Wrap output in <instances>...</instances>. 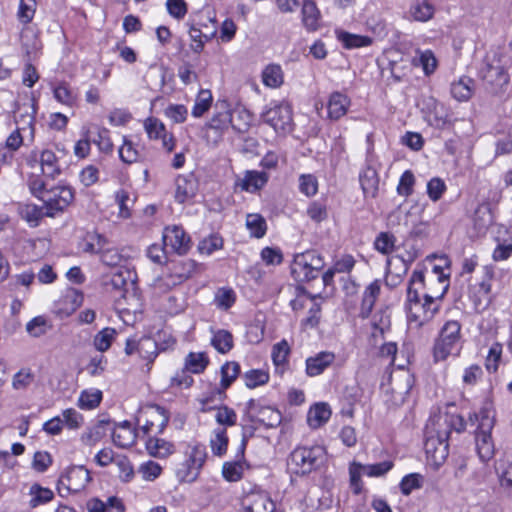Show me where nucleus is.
Wrapping results in <instances>:
<instances>
[{
  "label": "nucleus",
  "instance_id": "obj_1",
  "mask_svg": "<svg viewBox=\"0 0 512 512\" xmlns=\"http://www.w3.org/2000/svg\"><path fill=\"white\" fill-rule=\"evenodd\" d=\"M448 291V284L434 289L426 286L425 276L421 270L413 271L407 288V317L419 325L431 320L438 312L444 296Z\"/></svg>",
  "mask_w": 512,
  "mask_h": 512
},
{
  "label": "nucleus",
  "instance_id": "obj_2",
  "mask_svg": "<svg viewBox=\"0 0 512 512\" xmlns=\"http://www.w3.org/2000/svg\"><path fill=\"white\" fill-rule=\"evenodd\" d=\"M470 422L478 423L476 433V450L481 461L487 462L494 455V444L491 431L495 425V409L490 398H486L479 413H474L469 418Z\"/></svg>",
  "mask_w": 512,
  "mask_h": 512
},
{
  "label": "nucleus",
  "instance_id": "obj_3",
  "mask_svg": "<svg viewBox=\"0 0 512 512\" xmlns=\"http://www.w3.org/2000/svg\"><path fill=\"white\" fill-rule=\"evenodd\" d=\"M327 461V452L323 446H298L289 455L288 470L295 475L305 476L321 469Z\"/></svg>",
  "mask_w": 512,
  "mask_h": 512
},
{
  "label": "nucleus",
  "instance_id": "obj_4",
  "mask_svg": "<svg viewBox=\"0 0 512 512\" xmlns=\"http://www.w3.org/2000/svg\"><path fill=\"white\" fill-rule=\"evenodd\" d=\"M324 266V259L317 251L307 250L294 256L291 274L298 282H308L317 278Z\"/></svg>",
  "mask_w": 512,
  "mask_h": 512
},
{
  "label": "nucleus",
  "instance_id": "obj_5",
  "mask_svg": "<svg viewBox=\"0 0 512 512\" xmlns=\"http://www.w3.org/2000/svg\"><path fill=\"white\" fill-rule=\"evenodd\" d=\"M207 453L203 445L192 446L185 453V459L175 469V474L180 482H194L206 461Z\"/></svg>",
  "mask_w": 512,
  "mask_h": 512
},
{
  "label": "nucleus",
  "instance_id": "obj_6",
  "mask_svg": "<svg viewBox=\"0 0 512 512\" xmlns=\"http://www.w3.org/2000/svg\"><path fill=\"white\" fill-rule=\"evenodd\" d=\"M262 121L278 134H287L293 129L292 108L287 103H271L260 115Z\"/></svg>",
  "mask_w": 512,
  "mask_h": 512
},
{
  "label": "nucleus",
  "instance_id": "obj_7",
  "mask_svg": "<svg viewBox=\"0 0 512 512\" xmlns=\"http://www.w3.org/2000/svg\"><path fill=\"white\" fill-rule=\"evenodd\" d=\"M168 421L169 416L166 410L158 405L141 408L136 415L137 425L144 434L151 432L161 434Z\"/></svg>",
  "mask_w": 512,
  "mask_h": 512
},
{
  "label": "nucleus",
  "instance_id": "obj_8",
  "mask_svg": "<svg viewBox=\"0 0 512 512\" xmlns=\"http://www.w3.org/2000/svg\"><path fill=\"white\" fill-rule=\"evenodd\" d=\"M91 481L90 472L84 466H71L59 478L58 490L61 495L79 493Z\"/></svg>",
  "mask_w": 512,
  "mask_h": 512
},
{
  "label": "nucleus",
  "instance_id": "obj_9",
  "mask_svg": "<svg viewBox=\"0 0 512 512\" xmlns=\"http://www.w3.org/2000/svg\"><path fill=\"white\" fill-rule=\"evenodd\" d=\"M74 198L73 191L68 186H55L49 188L42 195L45 204L46 215L54 217L56 213L62 212Z\"/></svg>",
  "mask_w": 512,
  "mask_h": 512
},
{
  "label": "nucleus",
  "instance_id": "obj_10",
  "mask_svg": "<svg viewBox=\"0 0 512 512\" xmlns=\"http://www.w3.org/2000/svg\"><path fill=\"white\" fill-rule=\"evenodd\" d=\"M427 464L434 470L443 466L448 457V432L442 436H429L425 442Z\"/></svg>",
  "mask_w": 512,
  "mask_h": 512
},
{
  "label": "nucleus",
  "instance_id": "obj_11",
  "mask_svg": "<svg viewBox=\"0 0 512 512\" xmlns=\"http://www.w3.org/2000/svg\"><path fill=\"white\" fill-rule=\"evenodd\" d=\"M480 74L487 84L494 87L501 88L509 82V75L496 54L485 58Z\"/></svg>",
  "mask_w": 512,
  "mask_h": 512
},
{
  "label": "nucleus",
  "instance_id": "obj_12",
  "mask_svg": "<svg viewBox=\"0 0 512 512\" xmlns=\"http://www.w3.org/2000/svg\"><path fill=\"white\" fill-rule=\"evenodd\" d=\"M247 409L252 422L267 428L276 427L282 421L281 413L277 409L270 406H261L253 399L247 403Z\"/></svg>",
  "mask_w": 512,
  "mask_h": 512
},
{
  "label": "nucleus",
  "instance_id": "obj_13",
  "mask_svg": "<svg viewBox=\"0 0 512 512\" xmlns=\"http://www.w3.org/2000/svg\"><path fill=\"white\" fill-rule=\"evenodd\" d=\"M163 244L170 252L184 255L191 247V240L182 227L173 225L164 229Z\"/></svg>",
  "mask_w": 512,
  "mask_h": 512
},
{
  "label": "nucleus",
  "instance_id": "obj_14",
  "mask_svg": "<svg viewBox=\"0 0 512 512\" xmlns=\"http://www.w3.org/2000/svg\"><path fill=\"white\" fill-rule=\"evenodd\" d=\"M195 269L196 263L193 260L183 261L174 267L173 273L157 278L154 286L161 290H168L191 277Z\"/></svg>",
  "mask_w": 512,
  "mask_h": 512
},
{
  "label": "nucleus",
  "instance_id": "obj_15",
  "mask_svg": "<svg viewBox=\"0 0 512 512\" xmlns=\"http://www.w3.org/2000/svg\"><path fill=\"white\" fill-rule=\"evenodd\" d=\"M28 164L35 168L39 166L43 176L54 179L61 173L58 158L50 149H44L40 154L33 152L28 158Z\"/></svg>",
  "mask_w": 512,
  "mask_h": 512
},
{
  "label": "nucleus",
  "instance_id": "obj_16",
  "mask_svg": "<svg viewBox=\"0 0 512 512\" xmlns=\"http://www.w3.org/2000/svg\"><path fill=\"white\" fill-rule=\"evenodd\" d=\"M233 117L231 111L225 110L216 113L208 124L204 127V137L207 142L217 144L224 134V132L232 127Z\"/></svg>",
  "mask_w": 512,
  "mask_h": 512
},
{
  "label": "nucleus",
  "instance_id": "obj_17",
  "mask_svg": "<svg viewBox=\"0 0 512 512\" xmlns=\"http://www.w3.org/2000/svg\"><path fill=\"white\" fill-rule=\"evenodd\" d=\"M145 131L151 140H161L162 147L171 152L175 146V139L172 134L167 133L165 125L155 117H149L144 121Z\"/></svg>",
  "mask_w": 512,
  "mask_h": 512
},
{
  "label": "nucleus",
  "instance_id": "obj_18",
  "mask_svg": "<svg viewBox=\"0 0 512 512\" xmlns=\"http://www.w3.org/2000/svg\"><path fill=\"white\" fill-rule=\"evenodd\" d=\"M448 268V258L438 257L433 254L427 256L425 260V269L428 272V284L426 286H432L435 281L441 283L448 279V275L445 273V269Z\"/></svg>",
  "mask_w": 512,
  "mask_h": 512
},
{
  "label": "nucleus",
  "instance_id": "obj_19",
  "mask_svg": "<svg viewBox=\"0 0 512 512\" xmlns=\"http://www.w3.org/2000/svg\"><path fill=\"white\" fill-rule=\"evenodd\" d=\"M335 361V354L330 351H321L306 359V374L315 377L322 374Z\"/></svg>",
  "mask_w": 512,
  "mask_h": 512
},
{
  "label": "nucleus",
  "instance_id": "obj_20",
  "mask_svg": "<svg viewBox=\"0 0 512 512\" xmlns=\"http://www.w3.org/2000/svg\"><path fill=\"white\" fill-rule=\"evenodd\" d=\"M136 438V430L127 421L118 424L112 433L114 444L120 448L131 447L136 442Z\"/></svg>",
  "mask_w": 512,
  "mask_h": 512
},
{
  "label": "nucleus",
  "instance_id": "obj_21",
  "mask_svg": "<svg viewBox=\"0 0 512 512\" xmlns=\"http://www.w3.org/2000/svg\"><path fill=\"white\" fill-rule=\"evenodd\" d=\"M191 24L197 25L198 29L200 28L204 32L203 35L206 40L213 39L217 33L215 13L210 9L200 11L197 19H194Z\"/></svg>",
  "mask_w": 512,
  "mask_h": 512
},
{
  "label": "nucleus",
  "instance_id": "obj_22",
  "mask_svg": "<svg viewBox=\"0 0 512 512\" xmlns=\"http://www.w3.org/2000/svg\"><path fill=\"white\" fill-rule=\"evenodd\" d=\"M350 104L348 96L341 92H333L327 104L329 118L332 120L340 119L347 113Z\"/></svg>",
  "mask_w": 512,
  "mask_h": 512
},
{
  "label": "nucleus",
  "instance_id": "obj_23",
  "mask_svg": "<svg viewBox=\"0 0 512 512\" xmlns=\"http://www.w3.org/2000/svg\"><path fill=\"white\" fill-rule=\"evenodd\" d=\"M496 474L501 495L512 501V463H501L496 467Z\"/></svg>",
  "mask_w": 512,
  "mask_h": 512
},
{
  "label": "nucleus",
  "instance_id": "obj_24",
  "mask_svg": "<svg viewBox=\"0 0 512 512\" xmlns=\"http://www.w3.org/2000/svg\"><path fill=\"white\" fill-rule=\"evenodd\" d=\"M197 191V183L194 179L185 176L176 178L175 199L179 203H184L193 198Z\"/></svg>",
  "mask_w": 512,
  "mask_h": 512
},
{
  "label": "nucleus",
  "instance_id": "obj_25",
  "mask_svg": "<svg viewBox=\"0 0 512 512\" xmlns=\"http://www.w3.org/2000/svg\"><path fill=\"white\" fill-rule=\"evenodd\" d=\"M380 290H381L380 280H374L372 283H370L366 287V289L363 293L362 303H361V312L360 313H361L362 317L366 318L370 315V313L374 307V304L380 295Z\"/></svg>",
  "mask_w": 512,
  "mask_h": 512
},
{
  "label": "nucleus",
  "instance_id": "obj_26",
  "mask_svg": "<svg viewBox=\"0 0 512 512\" xmlns=\"http://www.w3.org/2000/svg\"><path fill=\"white\" fill-rule=\"evenodd\" d=\"M146 449L148 453L156 458H166L175 451V446L162 438L150 437L146 441Z\"/></svg>",
  "mask_w": 512,
  "mask_h": 512
},
{
  "label": "nucleus",
  "instance_id": "obj_27",
  "mask_svg": "<svg viewBox=\"0 0 512 512\" xmlns=\"http://www.w3.org/2000/svg\"><path fill=\"white\" fill-rule=\"evenodd\" d=\"M359 181L365 196L374 198L378 191L379 178L375 169L367 167L359 176Z\"/></svg>",
  "mask_w": 512,
  "mask_h": 512
},
{
  "label": "nucleus",
  "instance_id": "obj_28",
  "mask_svg": "<svg viewBox=\"0 0 512 512\" xmlns=\"http://www.w3.org/2000/svg\"><path fill=\"white\" fill-rule=\"evenodd\" d=\"M22 248L31 259L44 256L50 249V242L46 238L25 239L21 242Z\"/></svg>",
  "mask_w": 512,
  "mask_h": 512
},
{
  "label": "nucleus",
  "instance_id": "obj_29",
  "mask_svg": "<svg viewBox=\"0 0 512 512\" xmlns=\"http://www.w3.org/2000/svg\"><path fill=\"white\" fill-rule=\"evenodd\" d=\"M331 416V409L326 403H318L313 406L307 415V421L311 428H319L326 423Z\"/></svg>",
  "mask_w": 512,
  "mask_h": 512
},
{
  "label": "nucleus",
  "instance_id": "obj_30",
  "mask_svg": "<svg viewBox=\"0 0 512 512\" xmlns=\"http://www.w3.org/2000/svg\"><path fill=\"white\" fill-rule=\"evenodd\" d=\"M320 11L312 0H305L302 6V22L304 26L315 31L319 27Z\"/></svg>",
  "mask_w": 512,
  "mask_h": 512
},
{
  "label": "nucleus",
  "instance_id": "obj_31",
  "mask_svg": "<svg viewBox=\"0 0 512 512\" xmlns=\"http://www.w3.org/2000/svg\"><path fill=\"white\" fill-rule=\"evenodd\" d=\"M268 181V175L262 171H247L242 179L240 186L247 192H256L261 189Z\"/></svg>",
  "mask_w": 512,
  "mask_h": 512
},
{
  "label": "nucleus",
  "instance_id": "obj_32",
  "mask_svg": "<svg viewBox=\"0 0 512 512\" xmlns=\"http://www.w3.org/2000/svg\"><path fill=\"white\" fill-rule=\"evenodd\" d=\"M474 91V81L469 77H462L450 87V93L458 101H467Z\"/></svg>",
  "mask_w": 512,
  "mask_h": 512
},
{
  "label": "nucleus",
  "instance_id": "obj_33",
  "mask_svg": "<svg viewBox=\"0 0 512 512\" xmlns=\"http://www.w3.org/2000/svg\"><path fill=\"white\" fill-rule=\"evenodd\" d=\"M409 14L415 21L426 22L432 18L434 7L427 0H415L410 7Z\"/></svg>",
  "mask_w": 512,
  "mask_h": 512
},
{
  "label": "nucleus",
  "instance_id": "obj_34",
  "mask_svg": "<svg viewBox=\"0 0 512 512\" xmlns=\"http://www.w3.org/2000/svg\"><path fill=\"white\" fill-rule=\"evenodd\" d=\"M289 353L290 346L286 340H282L273 346L271 356L277 372H284Z\"/></svg>",
  "mask_w": 512,
  "mask_h": 512
},
{
  "label": "nucleus",
  "instance_id": "obj_35",
  "mask_svg": "<svg viewBox=\"0 0 512 512\" xmlns=\"http://www.w3.org/2000/svg\"><path fill=\"white\" fill-rule=\"evenodd\" d=\"M473 222L478 232H484L493 223V216L490 205L487 203L480 204L475 210Z\"/></svg>",
  "mask_w": 512,
  "mask_h": 512
},
{
  "label": "nucleus",
  "instance_id": "obj_36",
  "mask_svg": "<svg viewBox=\"0 0 512 512\" xmlns=\"http://www.w3.org/2000/svg\"><path fill=\"white\" fill-rule=\"evenodd\" d=\"M231 114L233 117L232 128L239 133L247 132L253 120L252 114L245 108H237Z\"/></svg>",
  "mask_w": 512,
  "mask_h": 512
},
{
  "label": "nucleus",
  "instance_id": "obj_37",
  "mask_svg": "<svg viewBox=\"0 0 512 512\" xmlns=\"http://www.w3.org/2000/svg\"><path fill=\"white\" fill-rule=\"evenodd\" d=\"M246 227L249 230L250 235L258 239L264 237L267 231L266 220L258 213H251L247 215Z\"/></svg>",
  "mask_w": 512,
  "mask_h": 512
},
{
  "label": "nucleus",
  "instance_id": "obj_38",
  "mask_svg": "<svg viewBox=\"0 0 512 512\" xmlns=\"http://www.w3.org/2000/svg\"><path fill=\"white\" fill-rule=\"evenodd\" d=\"M448 329V322H446L441 328L438 338L435 340L433 347L434 361H445L448 357V335L446 330Z\"/></svg>",
  "mask_w": 512,
  "mask_h": 512
},
{
  "label": "nucleus",
  "instance_id": "obj_39",
  "mask_svg": "<svg viewBox=\"0 0 512 512\" xmlns=\"http://www.w3.org/2000/svg\"><path fill=\"white\" fill-rule=\"evenodd\" d=\"M209 359L205 353H189L185 359V369L191 373L199 374L202 373L207 365Z\"/></svg>",
  "mask_w": 512,
  "mask_h": 512
},
{
  "label": "nucleus",
  "instance_id": "obj_40",
  "mask_svg": "<svg viewBox=\"0 0 512 512\" xmlns=\"http://www.w3.org/2000/svg\"><path fill=\"white\" fill-rule=\"evenodd\" d=\"M116 334L117 332L114 328H103L94 336L93 345L95 349L99 352L107 351L111 347V344L114 341Z\"/></svg>",
  "mask_w": 512,
  "mask_h": 512
},
{
  "label": "nucleus",
  "instance_id": "obj_41",
  "mask_svg": "<svg viewBox=\"0 0 512 512\" xmlns=\"http://www.w3.org/2000/svg\"><path fill=\"white\" fill-rule=\"evenodd\" d=\"M337 38L347 49L365 47L371 44L369 37L351 34L345 31L338 32Z\"/></svg>",
  "mask_w": 512,
  "mask_h": 512
},
{
  "label": "nucleus",
  "instance_id": "obj_42",
  "mask_svg": "<svg viewBox=\"0 0 512 512\" xmlns=\"http://www.w3.org/2000/svg\"><path fill=\"white\" fill-rule=\"evenodd\" d=\"M211 344L219 353L225 354L233 347V336L227 330H218L214 333Z\"/></svg>",
  "mask_w": 512,
  "mask_h": 512
},
{
  "label": "nucleus",
  "instance_id": "obj_43",
  "mask_svg": "<svg viewBox=\"0 0 512 512\" xmlns=\"http://www.w3.org/2000/svg\"><path fill=\"white\" fill-rule=\"evenodd\" d=\"M102 400V392L98 389L84 390L78 399V406L84 410L96 408Z\"/></svg>",
  "mask_w": 512,
  "mask_h": 512
},
{
  "label": "nucleus",
  "instance_id": "obj_44",
  "mask_svg": "<svg viewBox=\"0 0 512 512\" xmlns=\"http://www.w3.org/2000/svg\"><path fill=\"white\" fill-rule=\"evenodd\" d=\"M212 93L208 89H201L196 97L195 104L192 109V115L194 117H201L206 113L212 104Z\"/></svg>",
  "mask_w": 512,
  "mask_h": 512
},
{
  "label": "nucleus",
  "instance_id": "obj_45",
  "mask_svg": "<svg viewBox=\"0 0 512 512\" xmlns=\"http://www.w3.org/2000/svg\"><path fill=\"white\" fill-rule=\"evenodd\" d=\"M30 507L35 508L39 505L48 503L54 497L53 491L48 488H43L38 484H34L30 488Z\"/></svg>",
  "mask_w": 512,
  "mask_h": 512
},
{
  "label": "nucleus",
  "instance_id": "obj_46",
  "mask_svg": "<svg viewBox=\"0 0 512 512\" xmlns=\"http://www.w3.org/2000/svg\"><path fill=\"white\" fill-rule=\"evenodd\" d=\"M424 483V476L419 473H410L404 476L399 484L403 495L408 496L414 490L421 489Z\"/></svg>",
  "mask_w": 512,
  "mask_h": 512
},
{
  "label": "nucleus",
  "instance_id": "obj_47",
  "mask_svg": "<svg viewBox=\"0 0 512 512\" xmlns=\"http://www.w3.org/2000/svg\"><path fill=\"white\" fill-rule=\"evenodd\" d=\"M211 450L214 455L222 456L228 447V436L225 428H217L210 439Z\"/></svg>",
  "mask_w": 512,
  "mask_h": 512
},
{
  "label": "nucleus",
  "instance_id": "obj_48",
  "mask_svg": "<svg viewBox=\"0 0 512 512\" xmlns=\"http://www.w3.org/2000/svg\"><path fill=\"white\" fill-rule=\"evenodd\" d=\"M264 85L270 88H277L283 83V74L278 65H269L262 72Z\"/></svg>",
  "mask_w": 512,
  "mask_h": 512
},
{
  "label": "nucleus",
  "instance_id": "obj_49",
  "mask_svg": "<svg viewBox=\"0 0 512 512\" xmlns=\"http://www.w3.org/2000/svg\"><path fill=\"white\" fill-rule=\"evenodd\" d=\"M266 498L258 494H250L242 499V507L239 512H263Z\"/></svg>",
  "mask_w": 512,
  "mask_h": 512
},
{
  "label": "nucleus",
  "instance_id": "obj_50",
  "mask_svg": "<svg viewBox=\"0 0 512 512\" xmlns=\"http://www.w3.org/2000/svg\"><path fill=\"white\" fill-rule=\"evenodd\" d=\"M143 350H153L151 352V356L155 357L156 353V344L150 338H145L140 340L138 343L134 340L128 339L125 346V352L127 355H132L134 352L138 351L142 354Z\"/></svg>",
  "mask_w": 512,
  "mask_h": 512
},
{
  "label": "nucleus",
  "instance_id": "obj_51",
  "mask_svg": "<svg viewBox=\"0 0 512 512\" xmlns=\"http://www.w3.org/2000/svg\"><path fill=\"white\" fill-rule=\"evenodd\" d=\"M240 373V366L237 362H227L221 367V387L227 389L236 380Z\"/></svg>",
  "mask_w": 512,
  "mask_h": 512
},
{
  "label": "nucleus",
  "instance_id": "obj_52",
  "mask_svg": "<svg viewBox=\"0 0 512 512\" xmlns=\"http://www.w3.org/2000/svg\"><path fill=\"white\" fill-rule=\"evenodd\" d=\"M396 238L389 232H381L374 241L375 249L384 254L388 255L395 249Z\"/></svg>",
  "mask_w": 512,
  "mask_h": 512
},
{
  "label": "nucleus",
  "instance_id": "obj_53",
  "mask_svg": "<svg viewBox=\"0 0 512 512\" xmlns=\"http://www.w3.org/2000/svg\"><path fill=\"white\" fill-rule=\"evenodd\" d=\"M502 358V345L495 342L489 348L485 359V367L489 373H495L498 370Z\"/></svg>",
  "mask_w": 512,
  "mask_h": 512
},
{
  "label": "nucleus",
  "instance_id": "obj_54",
  "mask_svg": "<svg viewBox=\"0 0 512 512\" xmlns=\"http://www.w3.org/2000/svg\"><path fill=\"white\" fill-rule=\"evenodd\" d=\"M119 157L124 163L132 164L139 160L140 153L133 142L124 137L123 144L119 148Z\"/></svg>",
  "mask_w": 512,
  "mask_h": 512
},
{
  "label": "nucleus",
  "instance_id": "obj_55",
  "mask_svg": "<svg viewBox=\"0 0 512 512\" xmlns=\"http://www.w3.org/2000/svg\"><path fill=\"white\" fill-rule=\"evenodd\" d=\"M115 201L119 208V217L127 219L131 216V206L134 203L126 190H119L115 193Z\"/></svg>",
  "mask_w": 512,
  "mask_h": 512
},
{
  "label": "nucleus",
  "instance_id": "obj_56",
  "mask_svg": "<svg viewBox=\"0 0 512 512\" xmlns=\"http://www.w3.org/2000/svg\"><path fill=\"white\" fill-rule=\"evenodd\" d=\"M35 11V0H19L17 18L22 24L30 23L35 15Z\"/></svg>",
  "mask_w": 512,
  "mask_h": 512
},
{
  "label": "nucleus",
  "instance_id": "obj_57",
  "mask_svg": "<svg viewBox=\"0 0 512 512\" xmlns=\"http://www.w3.org/2000/svg\"><path fill=\"white\" fill-rule=\"evenodd\" d=\"M138 473L145 481H154L161 475L162 467L157 462L149 460L139 466Z\"/></svg>",
  "mask_w": 512,
  "mask_h": 512
},
{
  "label": "nucleus",
  "instance_id": "obj_58",
  "mask_svg": "<svg viewBox=\"0 0 512 512\" xmlns=\"http://www.w3.org/2000/svg\"><path fill=\"white\" fill-rule=\"evenodd\" d=\"M235 300V292L231 288H220L215 294L216 306L223 310L231 308Z\"/></svg>",
  "mask_w": 512,
  "mask_h": 512
},
{
  "label": "nucleus",
  "instance_id": "obj_59",
  "mask_svg": "<svg viewBox=\"0 0 512 512\" xmlns=\"http://www.w3.org/2000/svg\"><path fill=\"white\" fill-rule=\"evenodd\" d=\"M34 381V374L29 368H22L12 379V387L15 390H24Z\"/></svg>",
  "mask_w": 512,
  "mask_h": 512
},
{
  "label": "nucleus",
  "instance_id": "obj_60",
  "mask_svg": "<svg viewBox=\"0 0 512 512\" xmlns=\"http://www.w3.org/2000/svg\"><path fill=\"white\" fill-rule=\"evenodd\" d=\"M49 329L48 322L45 317L37 316L30 320L26 325V331L33 337H40Z\"/></svg>",
  "mask_w": 512,
  "mask_h": 512
},
{
  "label": "nucleus",
  "instance_id": "obj_61",
  "mask_svg": "<svg viewBox=\"0 0 512 512\" xmlns=\"http://www.w3.org/2000/svg\"><path fill=\"white\" fill-rule=\"evenodd\" d=\"M204 32L197 25H190L189 36L191 39L190 48L194 53H201L204 49L205 43L209 40L204 38Z\"/></svg>",
  "mask_w": 512,
  "mask_h": 512
},
{
  "label": "nucleus",
  "instance_id": "obj_62",
  "mask_svg": "<svg viewBox=\"0 0 512 512\" xmlns=\"http://www.w3.org/2000/svg\"><path fill=\"white\" fill-rule=\"evenodd\" d=\"M299 189L308 197L314 196L318 191L317 178L312 174H302L299 177Z\"/></svg>",
  "mask_w": 512,
  "mask_h": 512
},
{
  "label": "nucleus",
  "instance_id": "obj_63",
  "mask_svg": "<svg viewBox=\"0 0 512 512\" xmlns=\"http://www.w3.org/2000/svg\"><path fill=\"white\" fill-rule=\"evenodd\" d=\"M222 474L229 482L239 481L243 476V466L240 462H226L223 464Z\"/></svg>",
  "mask_w": 512,
  "mask_h": 512
},
{
  "label": "nucleus",
  "instance_id": "obj_64",
  "mask_svg": "<svg viewBox=\"0 0 512 512\" xmlns=\"http://www.w3.org/2000/svg\"><path fill=\"white\" fill-rule=\"evenodd\" d=\"M215 420L223 426H233L236 424L237 414L228 406H221L216 409Z\"/></svg>",
  "mask_w": 512,
  "mask_h": 512
}]
</instances>
